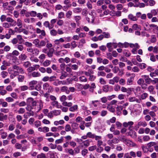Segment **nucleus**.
<instances>
[{"label":"nucleus","mask_w":158,"mask_h":158,"mask_svg":"<svg viewBox=\"0 0 158 158\" xmlns=\"http://www.w3.org/2000/svg\"><path fill=\"white\" fill-rule=\"evenodd\" d=\"M132 28L135 30H141V27L140 26L138 25L137 24H134L132 26Z\"/></svg>","instance_id":"25"},{"label":"nucleus","mask_w":158,"mask_h":158,"mask_svg":"<svg viewBox=\"0 0 158 158\" xmlns=\"http://www.w3.org/2000/svg\"><path fill=\"white\" fill-rule=\"evenodd\" d=\"M34 125L35 127L38 128L39 127L41 126V123L40 121L37 120L35 121L34 123Z\"/></svg>","instance_id":"35"},{"label":"nucleus","mask_w":158,"mask_h":158,"mask_svg":"<svg viewBox=\"0 0 158 158\" xmlns=\"http://www.w3.org/2000/svg\"><path fill=\"white\" fill-rule=\"evenodd\" d=\"M95 134H93L91 132H89L87 133V136L88 138L91 139H94Z\"/></svg>","instance_id":"42"},{"label":"nucleus","mask_w":158,"mask_h":158,"mask_svg":"<svg viewBox=\"0 0 158 158\" xmlns=\"http://www.w3.org/2000/svg\"><path fill=\"white\" fill-rule=\"evenodd\" d=\"M151 12L154 16L156 15L158 13V9H152L151 11Z\"/></svg>","instance_id":"40"},{"label":"nucleus","mask_w":158,"mask_h":158,"mask_svg":"<svg viewBox=\"0 0 158 158\" xmlns=\"http://www.w3.org/2000/svg\"><path fill=\"white\" fill-rule=\"evenodd\" d=\"M94 73V72L91 69H89L88 70L87 72H85V74L86 76H89L91 74Z\"/></svg>","instance_id":"34"},{"label":"nucleus","mask_w":158,"mask_h":158,"mask_svg":"<svg viewBox=\"0 0 158 158\" xmlns=\"http://www.w3.org/2000/svg\"><path fill=\"white\" fill-rule=\"evenodd\" d=\"M31 76L33 77H38L41 76L40 73L38 72H34L31 74Z\"/></svg>","instance_id":"23"},{"label":"nucleus","mask_w":158,"mask_h":158,"mask_svg":"<svg viewBox=\"0 0 158 158\" xmlns=\"http://www.w3.org/2000/svg\"><path fill=\"white\" fill-rule=\"evenodd\" d=\"M40 40L38 39H35L33 41V43L35 44V46L38 48Z\"/></svg>","instance_id":"36"},{"label":"nucleus","mask_w":158,"mask_h":158,"mask_svg":"<svg viewBox=\"0 0 158 158\" xmlns=\"http://www.w3.org/2000/svg\"><path fill=\"white\" fill-rule=\"evenodd\" d=\"M19 72L18 71L15 70H10V78H13L14 77L19 74Z\"/></svg>","instance_id":"5"},{"label":"nucleus","mask_w":158,"mask_h":158,"mask_svg":"<svg viewBox=\"0 0 158 158\" xmlns=\"http://www.w3.org/2000/svg\"><path fill=\"white\" fill-rule=\"evenodd\" d=\"M24 78V76L22 75H19L18 77V80L20 82H23Z\"/></svg>","instance_id":"52"},{"label":"nucleus","mask_w":158,"mask_h":158,"mask_svg":"<svg viewBox=\"0 0 158 158\" xmlns=\"http://www.w3.org/2000/svg\"><path fill=\"white\" fill-rule=\"evenodd\" d=\"M43 96L45 98V100L46 102H49L50 95H49V94L47 92L44 94H43Z\"/></svg>","instance_id":"13"},{"label":"nucleus","mask_w":158,"mask_h":158,"mask_svg":"<svg viewBox=\"0 0 158 158\" xmlns=\"http://www.w3.org/2000/svg\"><path fill=\"white\" fill-rule=\"evenodd\" d=\"M39 51L37 48H35L33 49L32 54L34 56H36L38 55L39 53Z\"/></svg>","instance_id":"31"},{"label":"nucleus","mask_w":158,"mask_h":158,"mask_svg":"<svg viewBox=\"0 0 158 158\" xmlns=\"http://www.w3.org/2000/svg\"><path fill=\"white\" fill-rule=\"evenodd\" d=\"M38 131L44 133L47 132L49 131V128L47 127H39L38 128Z\"/></svg>","instance_id":"4"},{"label":"nucleus","mask_w":158,"mask_h":158,"mask_svg":"<svg viewBox=\"0 0 158 158\" xmlns=\"http://www.w3.org/2000/svg\"><path fill=\"white\" fill-rule=\"evenodd\" d=\"M80 80L82 82H86L87 79L86 77L84 76H82L79 77Z\"/></svg>","instance_id":"61"},{"label":"nucleus","mask_w":158,"mask_h":158,"mask_svg":"<svg viewBox=\"0 0 158 158\" xmlns=\"http://www.w3.org/2000/svg\"><path fill=\"white\" fill-rule=\"evenodd\" d=\"M33 107L30 105H27V106L26 108V110L28 111H32L31 110L32 109Z\"/></svg>","instance_id":"57"},{"label":"nucleus","mask_w":158,"mask_h":158,"mask_svg":"<svg viewBox=\"0 0 158 158\" xmlns=\"http://www.w3.org/2000/svg\"><path fill=\"white\" fill-rule=\"evenodd\" d=\"M49 81L50 82H52L55 81L56 80V77L55 76H51L49 77Z\"/></svg>","instance_id":"45"},{"label":"nucleus","mask_w":158,"mask_h":158,"mask_svg":"<svg viewBox=\"0 0 158 158\" xmlns=\"http://www.w3.org/2000/svg\"><path fill=\"white\" fill-rule=\"evenodd\" d=\"M72 46L71 48L73 49L76 48L77 46V44L75 41H73L71 43L70 45Z\"/></svg>","instance_id":"63"},{"label":"nucleus","mask_w":158,"mask_h":158,"mask_svg":"<svg viewBox=\"0 0 158 158\" xmlns=\"http://www.w3.org/2000/svg\"><path fill=\"white\" fill-rule=\"evenodd\" d=\"M46 44V42L45 41L43 40L40 41L38 48H41L42 47H44Z\"/></svg>","instance_id":"16"},{"label":"nucleus","mask_w":158,"mask_h":158,"mask_svg":"<svg viewBox=\"0 0 158 158\" xmlns=\"http://www.w3.org/2000/svg\"><path fill=\"white\" fill-rule=\"evenodd\" d=\"M54 52V49L53 48H49L48 51L47 53L48 56L49 57H52L53 55Z\"/></svg>","instance_id":"11"},{"label":"nucleus","mask_w":158,"mask_h":158,"mask_svg":"<svg viewBox=\"0 0 158 158\" xmlns=\"http://www.w3.org/2000/svg\"><path fill=\"white\" fill-rule=\"evenodd\" d=\"M94 12L92 11L89 13V15H90V17H87L86 18V19L87 20L88 22H89L90 20L92 21H94V18L95 17V16L94 15Z\"/></svg>","instance_id":"3"},{"label":"nucleus","mask_w":158,"mask_h":158,"mask_svg":"<svg viewBox=\"0 0 158 158\" xmlns=\"http://www.w3.org/2000/svg\"><path fill=\"white\" fill-rule=\"evenodd\" d=\"M123 109V106H118L116 108V113L118 115H119L121 114V110Z\"/></svg>","instance_id":"8"},{"label":"nucleus","mask_w":158,"mask_h":158,"mask_svg":"<svg viewBox=\"0 0 158 158\" xmlns=\"http://www.w3.org/2000/svg\"><path fill=\"white\" fill-rule=\"evenodd\" d=\"M72 14V12L71 10H69L66 14V17L68 19H70L71 17V15Z\"/></svg>","instance_id":"39"},{"label":"nucleus","mask_w":158,"mask_h":158,"mask_svg":"<svg viewBox=\"0 0 158 158\" xmlns=\"http://www.w3.org/2000/svg\"><path fill=\"white\" fill-rule=\"evenodd\" d=\"M63 137H62L60 139L56 140L55 141V143L57 144L61 143L63 142Z\"/></svg>","instance_id":"51"},{"label":"nucleus","mask_w":158,"mask_h":158,"mask_svg":"<svg viewBox=\"0 0 158 158\" xmlns=\"http://www.w3.org/2000/svg\"><path fill=\"white\" fill-rule=\"evenodd\" d=\"M25 110L24 108H20L17 111L19 114H23L25 112Z\"/></svg>","instance_id":"49"},{"label":"nucleus","mask_w":158,"mask_h":158,"mask_svg":"<svg viewBox=\"0 0 158 158\" xmlns=\"http://www.w3.org/2000/svg\"><path fill=\"white\" fill-rule=\"evenodd\" d=\"M2 6L4 8V10H9L10 6L9 5L8 3L7 2L4 3L3 4Z\"/></svg>","instance_id":"26"},{"label":"nucleus","mask_w":158,"mask_h":158,"mask_svg":"<svg viewBox=\"0 0 158 158\" xmlns=\"http://www.w3.org/2000/svg\"><path fill=\"white\" fill-rule=\"evenodd\" d=\"M134 80V78L132 77H130L127 79V85H130L131 84Z\"/></svg>","instance_id":"29"},{"label":"nucleus","mask_w":158,"mask_h":158,"mask_svg":"<svg viewBox=\"0 0 158 158\" xmlns=\"http://www.w3.org/2000/svg\"><path fill=\"white\" fill-rule=\"evenodd\" d=\"M37 82L36 81H32L29 83V89L30 90H32L34 89V85L37 83Z\"/></svg>","instance_id":"6"},{"label":"nucleus","mask_w":158,"mask_h":158,"mask_svg":"<svg viewBox=\"0 0 158 158\" xmlns=\"http://www.w3.org/2000/svg\"><path fill=\"white\" fill-rule=\"evenodd\" d=\"M34 115V112L33 111H31L27 112L23 115V116L25 118H27L30 116H33Z\"/></svg>","instance_id":"7"},{"label":"nucleus","mask_w":158,"mask_h":158,"mask_svg":"<svg viewBox=\"0 0 158 158\" xmlns=\"http://www.w3.org/2000/svg\"><path fill=\"white\" fill-rule=\"evenodd\" d=\"M33 100V99L32 98H28L27 100V104L30 105Z\"/></svg>","instance_id":"44"},{"label":"nucleus","mask_w":158,"mask_h":158,"mask_svg":"<svg viewBox=\"0 0 158 158\" xmlns=\"http://www.w3.org/2000/svg\"><path fill=\"white\" fill-rule=\"evenodd\" d=\"M19 57L21 60L23 61L26 59L27 56L25 54H22Z\"/></svg>","instance_id":"43"},{"label":"nucleus","mask_w":158,"mask_h":158,"mask_svg":"<svg viewBox=\"0 0 158 158\" xmlns=\"http://www.w3.org/2000/svg\"><path fill=\"white\" fill-rule=\"evenodd\" d=\"M77 105H74L73 106H71L69 108V110L72 112H74L75 111L77 110Z\"/></svg>","instance_id":"20"},{"label":"nucleus","mask_w":158,"mask_h":158,"mask_svg":"<svg viewBox=\"0 0 158 158\" xmlns=\"http://www.w3.org/2000/svg\"><path fill=\"white\" fill-rule=\"evenodd\" d=\"M71 127L73 129H77L78 128V124L75 123H73L71 124Z\"/></svg>","instance_id":"46"},{"label":"nucleus","mask_w":158,"mask_h":158,"mask_svg":"<svg viewBox=\"0 0 158 158\" xmlns=\"http://www.w3.org/2000/svg\"><path fill=\"white\" fill-rule=\"evenodd\" d=\"M96 88V85L94 83H92L90 85V88L89 89V91L92 92H93L94 89Z\"/></svg>","instance_id":"28"},{"label":"nucleus","mask_w":158,"mask_h":158,"mask_svg":"<svg viewBox=\"0 0 158 158\" xmlns=\"http://www.w3.org/2000/svg\"><path fill=\"white\" fill-rule=\"evenodd\" d=\"M91 141V140L89 139L85 140L83 142V145L86 147H87L89 145Z\"/></svg>","instance_id":"17"},{"label":"nucleus","mask_w":158,"mask_h":158,"mask_svg":"<svg viewBox=\"0 0 158 158\" xmlns=\"http://www.w3.org/2000/svg\"><path fill=\"white\" fill-rule=\"evenodd\" d=\"M78 86L81 88V86H82L83 89H87L89 88V89L90 87V85L88 84H86L84 85L81 84H78Z\"/></svg>","instance_id":"21"},{"label":"nucleus","mask_w":158,"mask_h":158,"mask_svg":"<svg viewBox=\"0 0 158 158\" xmlns=\"http://www.w3.org/2000/svg\"><path fill=\"white\" fill-rule=\"evenodd\" d=\"M20 89L21 91H24L27 90L28 89V87L27 85H23L20 87Z\"/></svg>","instance_id":"60"},{"label":"nucleus","mask_w":158,"mask_h":158,"mask_svg":"<svg viewBox=\"0 0 158 158\" xmlns=\"http://www.w3.org/2000/svg\"><path fill=\"white\" fill-rule=\"evenodd\" d=\"M43 25L46 28H48L49 29H51L53 28L52 25L49 23L48 21H45L43 23Z\"/></svg>","instance_id":"10"},{"label":"nucleus","mask_w":158,"mask_h":158,"mask_svg":"<svg viewBox=\"0 0 158 158\" xmlns=\"http://www.w3.org/2000/svg\"><path fill=\"white\" fill-rule=\"evenodd\" d=\"M37 158H47L45 154L43 153L37 155Z\"/></svg>","instance_id":"48"},{"label":"nucleus","mask_w":158,"mask_h":158,"mask_svg":"<svg viewBox=\"0 0 158 158\" xmlns=\"http://www.w3.org/2000/svg\"><path fill=\"white\" fill-rule=\"evenodd\" d=\"M52 112L54 115L57 116L60 115L61 111L60 110H57L53 111Z\"/></svg>","instance_id":"55"},{"label":"nucleus","mask_w":158,"mask_h":158,"mask_svg":"<svg viewBox=\"0 0 158 158\" xmlns=\"http://www.w3.org/2000/svg\"><path fill=\"white\" fill-rule=\"evenodd\" d=\"M51 104L53 106H56L57 108L61 107V105L59 104L58 102L56 100L52 102Z\"/></svg>","instance_id":"12"},{"label":"nucleus","mask_w":158,"mask_h":158,"mask_svg":"<svg viewBox=\"0 0 158 158\" xmlns=\"http://www.w3.org/2000/svg\"><path fill=\"white\" fill-rule=\"evenodd\" d=\"M71 127L69 124L66 125L65 127V130L66 131L68 132L71 131Z\"/></svg>","instance_id":"56"},{"label":"nucleus","mask_w":158,"mask_h":158,"mask_svg":"<svg viewBox=\"0 0 158 158\" xmlns=\"http://www.w3.org/2000/svg\"><path fill=\"white\" fill-rule=\"evenodd\" d=\"M43 107V102L41 100H40L39 101V104L37 105L34 107L35 112V113H38L42 109Z\"/></svg>","instance_id":"1"},{"label":"nucleus","mask_w":158,"mask_h":158,"mask_svg":"<svg viewBox=\"0 0 158 158\" xmlns=\"http://www.w3.org/2000/svg\"><path fill=\"white\" fill-rule=\"evenodd\" d=\"M118 140L123 142H126L127 139L124 138V136L123 135H120L118 137Z\"/></svg>","instance_id":"30"},{"label":"nucleus","mask_w":158,"mask_h":158,"mask_svg":"<svg viewBox=\"0 0 158 158\" xmlns=\"http://www.w3.org/2000/svg\"><path fill=\"white\" fill-rule=\"evenodd\" d=\"M128 99L129 101L130 102L136 101V102L138 103L139 102V100L138 99L136 98L135 97H132L129 98Z\"/></svg>","instance_id":"32"},{"label":"nucleus","mask_w":158,"mask_h":158,"mask_svg":"<svg viewBox=\"0 0 158 158\" xmlns=\"http://www.w3.org/2000/svg\"><path fill=\"white\" fill-rule=\"evenodd\" d=\"M51 63V61L49 60H46L43 63V65L44 67H47L50 65Z\"/></svg>","instance_id":"24"},{"label":"nucleus","mask_w":158,"mask_h":158,"mask_svg":"<svg viewBox=\"0 0 158 158\" xmlns=\"http://www.w3.org/2000/svg\"><path fill=\"white\" fill-rule=\"evenodd\" d=\"M67 99V97L66 96L64 95H62L60 98V100L61 102H63L64 101H65Z\"/></svg>","instance_id":"62"},{"label":"nucleus","mask_w":158,"mask_h":158,"mask_svg":"<svg viewBox=\"0 0 158 158\" xmlns=\"http://www.w3.org/2000/svg\"><path fill=\"white\" fill-rule=\"evenodd\" d=\"M62 104L65 106L70 107L72 105V103L71 102H68L65 101L62 102Z\"/></svg>","instance_id":"19"},{"label":"nucleus","mask_w":158,"mask_h":158,"mask_svg":"<svg viewBox=\"0 0 158 158\" xmlns=\"http://www.w3.org/2000/svg\"><path fill=\"white\" fill-rule=\"evenodd\" d=\"M109 87L108 85H104L103 86V90L105 92H107L108 91Z\"/></svg>","instance_id":"38"},{"label":"nucleus","mask_w":158,"mask_h":158,"mask_svg":"<svg viewBox=\"0 0 158 158\" xmlns=\"http://www.w3.org/2000/svg\"><path fill=\"white\" fill-rule=\"evenodd\" d=\"M128 17L129 19L132 21H136L137 19L136 16H133L131 14H129L128 16Z\"/></svg>","instance_id":"22"},{"label":"nucleus","mask_w":158,"mask_h":158,"mask_svg":"<svg viewBox=\"0 0 158 158\" xmlns=\"http://www.w3.org/2000/svg\"><path fill=\"white\" fill-rule=\"evenodd\" d=\"M144 81L143 79L140 78L137 80V82L138 85H141L144 83Z\"/></svg>","instance_id":"41"},{"label":"nucleus","mask_w":158,"mask_h":158,"mask_svg":"<svg viewBox=\"0 0 158 158\" xmlns=\"http://www.w3.org/2000/svg\"><path fill=\"white\" fill-rule=\"evenodd\" d=\"M0 135H1V137L2 139L5 138L7 136V133L4 132L2 130H0Z\"/></svg>","instance_id":"27"},{"label":"nucleus","mask_w":158,"mask_h":158,"mask_svg":"<svg viewBox=\"0 0 158 158\" xmlns=\"http://www.w3.org/2000/svg\"><path fill=\"white\" fill-rule=\"evenodd\" d=\"M7 115H3V114L2 113L0 117V121H2L4 120H6L7 119Z\"/></svg>","instance_id":"53"},{"label":"nucleus","mask_w":158,"mask_h":158,"mask_svg":"<svg viewBox=\"0 0 158 158\" xmlns=\"http://www.w3.org/2000/svg\"><path fill=\"white\" fill-rule=\"evenodd\" d=\"M119 142V140L116 138H114L112 139L108 140L107 142V143L109 145H110L112 143L116 144Z\"/></svg>","instance_id":"2"},{"label":"nucleus","mask_w":158,"mask_h":158,"mask_svg":"<svg viewBox=\"0 0 158 158\" xmlns=\"http://www.w3.org/2000/svg\"><path fill=\"white\" fill-rule=\"evenodd\" d=\"M107 109L109 110L110 112L112 113H114L115 111L114 108L113 106L111 105H108L107 107Z\"/></svg>","instance_id":"15"},{"label":"nucleus","mask_w":158,"mask_h":158,"mask_svg":"<svg viewBox=\"0 0 158 158\" xmlns=\"http://www.w3.org/2000/svg\"><path fill=\"white\" fill-rule=\"evenodd\" d=\"M155 87L154 86L151 85H149L148 88V91L150 93L153 91Z\"/></svg>","instance_id":"59"},{"label":"nucleus","mask_w":158,"mask_h":158,"mask_svg":"<svg viewBox=\"0 0 158 158\" xmlns=\"http://www.w3.org/2000/svg\"><path fill=\"white\" fill-rule=\"evenodd\" d=\"M102 35H104V37L106 38H108L110 37V35L108 32H102Z\"/></svg>","instance_id":"50"},{"label":"nucleus","mask_w":158,"mask_h":158,"mask_svg":"<svg viewBox=\"0 0 158 158\" xmlns=\"http://www.w3.org/2000/svg\"><path fill=\"white\" fill-rule=\"evenodd\" d=\"M51 68L53 70L56 71L57 72L59 73L60 71V70L58 69L57 66L55 64H53Z\"/></svg>","instance_id":"33"},{"label":"nucleus","mask_w":158,"mask_h":158,"mask_svg":"<svg viewBox=\"0 0 158 158\" xmlns=\"http://www.w3.org/2000/svg\"><path fill=\"white\" fill-rule=\"evenodd\" d=\"M110 12V11L109 10H106L104 11L103 13H101L100 14L99 16L100 17H103L105 16L108 15Z\"/></svg>","instance_id":"18"},{"label":"nucleus","mask_w":158,"mask_h":158,"mask_svg":"<svg viewBox=\"0 0 158 158\" xmlns=\"http://www.w3.org/2000/svg\"><path fill=\"white\" fill-rule=\"evenodd\" d=\"M68 76V73L66 72H62L61 73V76L60 77V79L62 80L65 79Z\"/></svg>","instance_id":"14"},{"label":"nucleus","mask_w":158,"mask_h":158,"mask_svg":"<svg viewBox=\"0 0 158 158\" xmlns=\"http://www.w3.org/2000/svg\"><path fill=\"white\" fill-rule=\"evenodd\" d=\"M50 33L52 36H56L57 34V31L54 29H52L50 31Z\"/></svg>","instance_id":"54"},{"label":"nucleus","mask_w":158,"mask_h":158,"mask_svg":"<svg viewBox=\"0 0 158 158\" xmlns=\"http://www.w3.org/2000/svg\"><path fill=\"white\" fill-rule=\"evenodd\" d=\"M29 61L24 62L23 64V66L25 68H27L31 65Z\"/></svg>","instance_id":"64"},{"label":"nucleus","mask_w":158,"mask_h":158,"mask_svg":"<svg viewBox=\"0 0 158 158\" xmlns=\"http://www.w3.org/2000/svg\"><path fill=\"white\" fill-rule=\"evenodd\" d=\"M138 66L141 69H143L146 68V65L144 63H139L138 64Z\"/></svg>","instance_id":"47"},{"label":"nucleus","mask_w":158,"mask_h":158,"mask_svg":"<svg viewBox=\"0 0 158 158\" xmlns=\"http://www.w3.org/2000/svg\"><path fill=\"white\" fill-rule=\"evenodd\" d=\"M138 127H140L141 126H142L143 127H145L147 126V124L146 122H139L138 123Z\"/></svg>","instance_id":"37"},{"label":"nucleus","mask_w":158,"mask_h":158,"mask_svg":"<svg viewBox=\"0 0 158 158\" xmlns=\"http://www.w3.org/2000/svg\"><path fill=\"white\" fill-rule=\"evenodd\" d=\"M60 90L61 92H65L67 94L69 93V90L68 87L65 86H62L60 88Z\"/></svg>","instance_id":"9"},{"label":"nucleus","mask_w":158,"mask_h":158,"mask_svg":"<svg viewBox=\"0 0 158 158\" xmlns=\"http://www.w3.org/2000/svg\"><path fill=\"white\" fill-rule=\"evenodd\" d=\"M152 39L150 41L152 43H154L156 41V39L155 35H152L151 36Z\"/></svg>","instance_id":"58"}]
</instances>
